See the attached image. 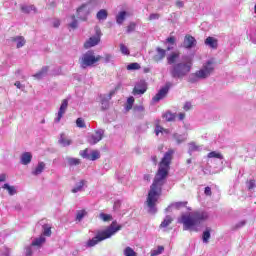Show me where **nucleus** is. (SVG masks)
Here are the masks:
<instances>
[{
  "label": "nucleus",
  "instance_id": "f704fd0d",
  "mask_svg": "<svg viewBox=\"0 0 256 256\" xmlns=\"http://www.w3.org/2000/svg\"><path fill=\"white\" fill-rule=\"evenodd\" d=\"M59 143L62 145V147H69V145H71V140L65 138V136L61 134Z\"/></svg>",
  "mask_w": 256,
  "mask_h": 256
},
{
  "label": "nucleus",
  "instance_id": "c85d7f7f",
  "mask_svg": "<svg viewBox=\"0 0 256 256\" xmlns=\"http://www.w3.org/2000/svg\"><path fill=\"white\" fill-rule=\"evenodd\" d=\"M126 17H127V12L126 11L119 12L116 16V23L118 25H121L122 23L125 22Z\"/></svg>",
  "mask_w": 256,
  "mask_h": 256
},
{
  "label": "nucleus",
  "instance_id": "0e129e2a",
  "mask_svg": "<svg viewBox=\"0 0 256 256\" xmlns=\"http://www.w3.org/2000/svg\"><path fill=\"white\" fill-rule=\"evenodd\" d=\"M7 181V174H0V183H4Z\"/></svg>",
  "mask_w": 256,
  "mask_h": 256
},
{
  "label": "nucleus",
  "instance_id": "3c124183",
  "mask_svg": "<svg viewBox=\"0 0 256 256\" xmlns=\"http://www.w3.org/2000/svg\"><path fill=\"white\" fill-rule=\"evenodd\" d=\"M120 51L123 55H129V48L125 44H120Z\"/></svg>",
  "mask_w": 256,
  "mask_h": 256
},
{
  "label": "nucleus",
  "instance_id": "e433bc0d",
  "mask_svg": "<svg viewBox=\"0 0 256 256\" xmlns=\"http://www.w3.org/2000/svg\"><path fill=\"white\" fill-rule=\"evenodd\" d=\"M141 69V65H139V63L137 62H134V63H130L128 66H127V70L128 71H137Z\"/></svg>",
  "mask_w": 256,
  "mask_h": 256
},
{
  "label": "nucleus",
  "instance_id": "7ed1b4c3",
  "mask_svg": "<svg viewBox=\"0 0 256 256\" xmlns=\"http://www.w3.org/2000/svg\"><path fill=\"white\" fill-rule=\"evenodd\" d=\"M193 69V58L189 55H183L182 61L172 65L169 69L172 79H183L191 73Z\"/></svg>",
  "mask_w": 256,
  "mask_h": 256
},
{
  "label": "nucleus",
  "instance_id": "1a4fd4ad",
  "mask_svg": "<svg viewBox=\"0 0 256 256\" xmlns=\"http://www.w3.org/2000/svg\"><path fill=\"white\" fill-rule=\"evenodd\" d=\"M173 87V83L171 82H166L165 86L162 87L158 93L152 98V101L154 103H159L161 99H165L167 97V93H169V89Z\"/></svg>",
  "mask_w": 256,
  "mask_h": 256
},
{
  "label": "nucleus",
  "instance_id": "c9c22d12",
  "mask_svg": "<svg viewBox=\"0 0 256 256\" xmlns=\"http://www.w3.org/2000/svg\"><path fill=\"white\" fill-rule=\"evenodd\" d=\"M99 219H101V221H104L105 223L109 222V221H113V216H111V214H106V213H100L99 214Z\"/></svg>",
  "mask_w": 256,
  "mask_h": 256
},
{
  "label": "nucleus",
  "instance_id": "473e14b6",
  "mask_svg": "<svg viewBox=\"0 0 256 256\" xmlns=\"http://www.w3.org/2000/svg\"><path fill=\"white\" fill-rule=\"evenodd\" d=\"M209 239H211V228H206L202 235L203 243H209Z\"/></svg>",
  "mask_w": 256,
  "mask_h": 256
},
{
  "label": "nucleus",
  "instance_id": "49530a36",
  "mask_svg": "<svg viewBox=\"0 0 256 256\" xmlns=\"http://www.w3.org/2000/svg\"><path fill=\"white\" fill-rule=\"evenodd\" d=\"M85 215H87V212L85 210L78 211L76 215V220L81 221L83 217H85Z\"/></svg>",
  "mask_w": 256,
  "mask_h": 256
},
{
  "label": "nucleus",
  "instance_id": "9d476101",
  "mask_svg": "<svg viewBox=\"0 0 256 256\" xmlns=\"http://www.w3.org/2000/svg\"><path fill=\"white\" fill-rule=\"evenodd\" d=\"M104 135H105V130L98 129L95 131L94 134H91L90 136H88L87 142L89 143V145H97V143H99V141L103 139Z\"/></svg>",
  "mask_w": 256,
  "mask_h": 256
},
{
  "label": "nucleus",
  "instance_id": "4d7b16f0",
  "mask_svg": "<svg viewBox=\"0 0 256 256\" xmlns=\"http://www.w3.org/2000/svg\"><path fill=\"white\" fill-rule=\"evenodd\" d=\"M193 107V105H191V102H186L185 104H184V107H183V109H184V111H190V109Z\"/></svg>",
  "mask_w": 256,
  "mask_h": 256
},
{
  "label": "nucleus",
  "instance_id": "dca6fc26",
  "mask_svg": "<svg viewBox=\"0 0 256 256\" xmlns=\"http://www.w3.org/2000/svg\"><path fill=\"white\" fill-rule=\"evenodd\" d=\"M156 55L153 56V61L155 63H159V61H163L165 59V56L167 55V51L165 49H162L161 47L156 48Z\"/></svg>",
  "mask_w": 256,
  "mask_h": 256
},
{
  "label": "nucleus",
  "instance_id": "052dcab7",
  "mask_svg": "<svg viewBox=\"0 0 256 256\" xmlns=\"http://www.w3.org/2000/svg\"><path fill=\"white\" fill-rule=\"evenodd\" d=\"M205 195H207L208 197H211L212 192H211V187L207 186L204 190Z\"/></svg>",
  "mask_w": 256,
  "mask_h": 256
},
{
  "label": "nucleus",
  "instance_id": "a211bd4d",
  "mask_svg": "<svg viewBox=\"0 0 256 256\" xmlns=\"http://www.w3.org/2000/svg\"><path fill=\"white\" fill-rule=\"evenodd\" d=\"M219 159V162L223 161V155L219 152L212 151L208 153V163H215Z\"/></svg>",
  "mask_w": 256,
  "mask_h": 256
},
{
  "label": "nucleus",
  "instance_id": "e2e57ef3",
  "mask_svg": "<svg viewBox=\"0 0 256 256\" xmlns=\"http://www.w3.org/2000/svg\"><path fill=\"white\" fill-rule=\"evenodd\" d=\"M134 111L143 112V111H145V108L142 105L135 106Z\"/></svg>",
  "mask_w": 256,
  "mask_h": 256
},
{
  "label": "nucleus",
  "instance_id": "412c9836",
  "mask_svg": "<svg viewBox=\"0 0 256 256\" xmlns=\"http://www.w3.org/2000/svg\"><path fill=\"white\" fill-rule=\"evenodd\" d=\"M181 54L179 52H172L170 55L167 56V64L168 65H175L177 63V59Z\"/></svg>",
  "mask_w": 256,
  "mask_h": 256
},
{
  "label": "nucleus",
  "instance_id": "5fc2aeb1",
  "mask_svg": "<svg viewBox=\"0 0 256 256\" xmlns=\"http://www.w3.org/2000/svg\"><path fill=\"white\" fill-rule=\"evenodd\" d=\"M163 131H165V129H163V127L156 125L155 127V133L157 136H159V133H163Z\"/></svg>",
  "mask_w": 256,
  "mask_h": 256
},
{
  "label": "nucleus",
  "instance_id": "4be33fe9",
  "mask_svg": "<svg viewBox=\"0 0 256 256\" xmlns=\"http://www.w3.org/2000/svg\"><path fill=\"white\" fill-rule=\"evenodd\" d=\"M205 45H207L211 49H217V47L219 46V43H218L217 39H215L214 37L209 36L205 40Z\"/></svg>",
  "mask_w": 256,
  "mask_h": 256
},
{
  "label": "nucleus",
  "instance_id": "bb28decb",
  "mask_svg": "<svg viewBox=\"0 0 256 256\" xmlns=\"http://www.w3.org/2000/svg\"><path fill=\"white\" fill-rule=\"evenodd\" d=\"M173 223V217L167 215L160 224V229H165Z\"/></svg>",
  "mask_w": 256,
  "mask_h": 256
},
{
  "label": "nucleus",
  "instance_id": "a19ab883",
  "mask_svg": "<svg viewBox=\"0 0 256 256\" xmlns=\"http://www.w3.org/2000/svg\"><path fill=\"white\" fill-rule=\"evenodd\" d=\"M133 103H135V98L131 96L127 99L126 111H131V109H133Z\"/></svg>",
  "mask_w": 256,
  "mask_h": 256
},
{
  "label": "nucleus",
  "instance_id": "9b49d317",
  "mask_svg": "<svg viewBox=\"0 0 256 256\" xmlns=\"http://www.w3.org/2000/svg\"><path fill=\"white\" fill-rule=\"evenodd\" d=\"M90 13L91 10L89 9L88 4H83L77 9V17L81 21H87V17H89Z\"/></svg>",
  "mask_w": 256,
  "mask_h": 256
},
{
  "label": "nucleus",
  "instance_id": "4468645a",
  "mask_svg": "<svg viewBox=\"0 0 256 256\" xmlns=\"http://www.w3.org/2000/svg\"><path fill=\"white\" fill-rule=\"evenodd\" d=\"M147 91V84L145 81L141 80L138 82L134 89H133V95H143Z\"/></svg>",
  "mask_w": 256,
  "mask_h": 256
},
{
  "label": "nucleus",
  "instance_id": "a878e982",
  "mask_svg": "<svg viewBox=\"0 0 256 256\" xmlns=\"http://www.w3.org/2000/svg\"><path fill=\"white\" fill-rule=\"evenodd\" d=\"M66 161L69 167H77V165H81V160L79 158L66 157Z\"/></svg>",
  "mask_w": 256,
  "mask_h": 256
},
{
  "label": "nucleus",
  "instance_id": "f03ea898",
  "mask_svg": "<svg viewBox=\"0 0 256 256\" xmlns=\"http://www.w3.org/2000/svg\"><path fill=\"white\" fill-rule=\"evenodd\" d=\"M209 219V214L205 211L197 210L189 214H182L177 222L183 225L184 231H197V227Z\"/></svg>",
  "mask_w": 256,
  "mask_h": 256
},
{
  "label": "nucleus",
  "instance_id": "2f4dec72",
  "mask_svg": "<svg viewBox=\"0 0 256 256\" xmlns=\"http://www.w3.org/2000/svg\"><path fill=\"white\" fill-rule=\"evenodd\" d=\"M45 243V237L44 236H40L38 238H35L33 241H32V247H41V245Z\"/></svg>",
  "mask_w": 256,
  "mask_h": 256
},
{
  "label": "nucleus",
  "instance_id": "680f3d73",
  "mask_svg": "<svg viewBox=\"0 0 256 256\" xmlns=\"http://www.w3.org/2000/svg\"><path fill=\"white\" fill-rule=\"evenodd\" d=\"M250 39H251L252 43H254L256 45V30L254 32H252V34L250 35Z\"/></svg>",
  "mask_w": 256,
  "mask_h": 256
},
{
  "label": "nucleus",
  "instance_id": "774afa93",
  "mask_svg": "<svg viewBox=\"0 0 256 256\" xmlns=\"http://www.w3.org/2000/svg\"><path fill=\"white\" fill-rule=\"evenodd\" d=\"M59 25H61V22L59 20L53 22L54 27H59Z\"/></svg>",
  "mask_w": 256,
  "mask_h": 256
},
{
  "label": "nucleus",
  "instance_id": "338daca9",
  "mask_svg": "<svg viewBox=\"0 0 256 256\" xmlns=\"http://www.w3.org/2000/svg\"><path fill=\"white\" fill-rule=\"evenodd\" d=\"M144 181H151V175L149 174L144 175Z\"/></svg>",
  "mask_w": 256,
  "mask_h": 256
},
{
  "label": "nucleus",
  "instance_id": "4c0bfd02",
  "mask_svg": "<svg viewBox=\"0 0 256 256\" xmlns=\"http://www.w3.org/2000/svg\"><path fill=\"white\" fill-rule=\"evenodd\" d=\"M85 185V180L80 181L76 186L72 189V193H79L81 189H83V186Z\"/></svg>",
  "mask_w": 256,
  "mask_h": 256
},
{
  "label": "nucleus",
  "instance_id": "58836bf2",
  "mask_svg": "<svg viewBox=\"0 0 256 256\" xmlns=\"http://www.w3.org/2000/svg\"><path fill=\"white\" fill-rule=\"evenodd\" d=\"M125 256H137V252L133 250L131 247H126L124 250Z\"/></svg>",
  "mask_w": 256,
  "mask_h": 256
},
{
  "label": "nucleus",
  "instance_id": "f3484780",
  "mask_svg": "<svg viewBox=\"0 0 256 256\" xmlns=\"http://www.w3.org/2000/svg\"><path fill=\"white\" fill-rule=\"evenodd\" d=\"M33 161V154L31 152H24L20 156L21 165H29Z\"/></svg>",
  "mask_w": 256,
  "mask_h": 256
},
{
  "label": "nucleus",
  "instance_id": "603ef678",
  "mask_svg": "<svg viewBox=\"0 0 256 256\" xmlns=\"http://www.w3.org/2000/svg\"><path fill=\"white\" fill-rule=\"evenodd\" d=\"M247 225V221L241 220L234 226V230L241 229V227H245Z\"/></svg>",
  "mask_w": 256,
  "mask_h": 256
},
{
  "label": "nucleus",
  "instance_id": "6e6d98bb",
  "mask_svg": "<svg viewBox=\"0 0 256 256\" xmlns=\"http://www.w3.org/2000/svg\"><path fill=\"white\" fill-rule=\"evenodd\" d=\"M111 59H113V55H111V54H105L104 55V62L105 63H110Z\"/></svg>",
  "mask_w": 256,
  "mask_h": 256
},
{
  "label": "nucleus",
  "instance_id": "a18cd8bd",
  "mask_svg": "<svg viewBox=\"0 0 256 256\" xmlns=\"http://www.w3.org/2000/svg\"><path fill=\"white\" fill-rule=\"evenodd\" d=\"M136 27H137V24L135 22H131L127 27L126 33H133Z\"/></svg>",
  "mask_w": 256,
  "mask_h": 256
},
{
  "label": "nucleus",
  "instance_id": "13d9d810",
  "mask_svg": "<svg viewBox=\"0 0 256 256\" xmlns=\"http://www.w3.org/2000/svg\"><path fill=\"white\" fill-rule=\"evenodd\" d=\"M14 85H15V87H17V89H21V90L25 89V86L23 84H21L20 81H16Z\"/></svg>",
  "mask_w": 256,
  "mask_h": 256
},
{
  "label": "nucleus",
  "instance_id": "2eb2a0df",
  "mask_svg": "<svg viewBox=\"0 0 256 256\" xmlns=\"http://www.w3.org/2000/svg\"><path fill=\"white\" fill-rule=\"evenodd\" d=\"M197 45V40L191 35H186L183 42L185 49H193Z\"/></svg>",
  "mask_w": 256,
  "mask_h": 256
},
{
  "label": "nucleus",
  "instance_id": "423d86ee",
  "mask_svg": "<svg viewBox=\"0 0 256 256\" xmlns=\"http://www.w3.org/2000/svg\"><path fill=\"white\" fill-rule=\"evenodd\" d=\"M101 59H103L101 55L95 56V52L93 50H88L79 58L80 67L82 69H87V67H93V65H95V63H98V61H101Z\"/></svg>",
  "mask_w": 256,
  "mask_h": 256
},
{
  "label": "nucleus",
  "instance_id": "aec40b11",
  "mask_svg": "<svg viewBox=\"0 0 256 256\" xmlns=\"http://www.w3.org/2000/svg\"><path fill=\"white\" fill-rule=\"evenodd\" d=\"M11 41L13 43H16L17 49H21V47H24L25 43H27V41L25 40V37H23V36L12 37Z\"/></svg>",
  "mask_w": 256,
  "mask_h": 256
},
{
  "label": "nucleus",
  "instance_id": "c03bdc74",
  "mask_svg": "<svg viewBox=\"0 0 256 256\" xmlns=\"http://www.w3.org/2000/svg\"><path fill=\"white\" fill-rule=\"evenodd\" d=\"M76 125L77 127H79L80 129H85V127H87V125H85V120H83V118H78L76 120Z\"/></svg>",
  "mask_w": 256,
  "mask_h": 256
},
{
  "label": "nucleus",
  "instance_id": "de8ad7c7",
  "mask_svg": "<svg viewBox=\"0 0 256 256\" xmlns=\"http://www.w3.org/2000/svg\"><path fill=\"white\" fill-rule=\"evenodd\" d=\"M175 209H181L182 207H187V202H175L172 204Z\"/></svg>",
  "mask_w": 256,
  "mask_h": 256
},
{
  "label": "nucleus",
  "instance_id": "5701e85b",
  "mask_svg": "<svg viewBox=\"0 0 256 256\" xmlns=\"http://www.w3.org/2000/svg\"><path fill=\"white\" fill-rule=\"evenodd\" d=\"M172 137L174 141H176L177 145H181V143H185L187 141V135L185 134L174 133Z\"/></svg>",
  "mask_w": 256,
  "mask_h": 256
},
{
  "label": "nucleus",
  "instance_id": "6e6552de",
  "mask_svg": "<svg viewBox=\"0 0 256 256\" xmlns=\"http://www.w3.org/2000/svg\"><path fill=\"white\" fill-rule=\"evenodd\" d=\"M80 155L83 159H87L88 161H97V159H101V152H99V150H91L89 148L81 150Z\"/></svg>",
  "mask_w": 256,
  "mask_h": 256
},
{
  "label": "nucleus",
  "instance_id": "b1692460",
  "mask_svg": "<svg viewBox=\"0 0 256 256\" xmlns=\"http://www.w3.org/2000/svg\"><path fill=\"white\" fill-rule=\"evenodd\" d=\"M43 171H45V162H39L36 169L32 170L31 174L37 177L38 175H41Z\"/></svg>",
  "mask_w": 256,
  "mask_h": 256
},
{
  "label": "nucleus",
  "instance_id": "ddd939ff",
  "mask_svg": "<svg viewBox=\"0 0 256 256\" xmlns=\"http://www.w3.org/2000/svg\"><path fill=\"white\" fill-rule=\"evenodd\" d=\"M101 41V37L99 36V32H97L96 36L90 37L85 43L84 48L85 49H91V47H95L96 45H99Z\"/></svg>",
  "mask_w": 256,
  "mask_h": 256
},
{
  "label": "nucleus",
  "instance_id": "6ab92c4d",
  "mask_svg": "<svg viewBox=\"0 0 256 256\" xmlns=\"http://www.w3.org/2000/svg\"><path fill=\"white\" fill-rule=\"evenodd\" d=\"M47 73H49V66H44L39 72L34 74L33 77L40 81V79H44V77H47Z\"/></svg>",
  "mask_w": 256,
  "mask_h": 256
},
{
  "label": "nucleus",
  "instance_id": "f8f14e48",
  "mask_svg": "<svg viewBox=\"0 0 256 256\" xmlns=\"http://www.w3.org/2000/svg\"><path fill=\"white\" fill-rule=\"evenodd\" d=\"M67 107H69V101L67 99H64L62 101L59 111L57 113V117L54 119V122H56V123L61 122L63 115H65V112L67 111Z\"/></svg>",
  "mask_w": 256,
  "mask_h": 256
},
{
  "label": "nucleus",
  "instance_id": "ea45409f",
  "mask_svg": "<svg viewBox=\"0 0 256 256\" xmlns=\"http://www.w3.org/2000/svg\"><path fill=\"white\" fill-rule=\"evenodd\" d=\"M42 228H43V235L45 237H51V226L46 224V225H43Z\"/></svg>",
  "mask_w": 256,
  "mask_h": 256
},
{
  "label": "nucleus",
  "instance_id": "0eeeda50",
  "mask_svg": "<svg viewBox=\"0 0 256 256\" xmlns=\"http://www.w3.org/2000/svg\"><path fill=\"white\" fill-rule=\"evenodd\" d=\"M113 95H115L114 90L110 91L109 94H100L98 96L101 111H108V109L111 107L110 101L113 99Z\"/></svg>",
  "mask_w": 256,
  "mask_h": 256
},
{
  "label": "nucleus",
  "instance_id": "f257e3e1",
  "mask_svg": "<svg viewBox=\"0 0 256 256\" xmlns=\"http://www.w3.org/2000/svg\"><path fill=\"white\" fill-rule=\"evenodd\" d=\"M173 153H175V151L170 149L164 154V157L160 162L158 172L156 173L154 181L150 186L146 203L147 207L149 208L148 211L152 215L157 213V207H155V205L159 199V195H161V188L163 185H165V179L167 178V175H169L168 169L169 165H171V159H173Z\"/></svg>",
  "mask_w": 256,
  "mask_h": 256
},
{
  "label": "nucleus",
  "instance_id": "cd10ccee",
  "mask_svg": "<svg viewBox=\"0 0 256 256\" xmlns=\"http://www.w3.org/2000/svg\"><path fill=\"white\" fill-rule=\"evenodd\" d=\"M2 189H6V191H8V195H10L11 197H13V195H17V189L15 188V186H11L8 183L4 184L2 186Z\"/></svg>",
  "mask_w": 256,
  "mask_h": 256
},
{
  "label": "nucleus",
  "instance_id": "bf43d9fd",
  "mask_svg": "<svg viewBox=\"0 0 256 256\" xmlns=\"http://www.w3.org/2000/svg\"><path fill=\"white\" fill-rule=\"evenodd\" d=\"M166 41L170 43V45H175V36L168 37Z\"/></svg>",
  "mask_w": 256,
  "mask_h": 256
},
{
  "label": "nucleus",
  "instance_id": "72a5a7b5",
  "mask_svg": "<svg viewBox=\"0 0 256 256\" xmlns=\"http://www.w3.org/2000/svg\"><path fill=\"white\" fill-rule=\"evenodd\" d=\"M107 10L102 9L100 11H98V13L96 14V17L99 21H105V19H107Z\"/></svg>",
  "mask_w": 256,
  "mask_h": 256
},
{
  "label": "nucleus",
  "instance_id": "393cba45",
  "mask_svg": "<svg viewBox=\"0 0 256 256\" xmlns=\"http://www.w3.org/2000/svg\"><path fill=\"white\" fill-rule=\"evenodd\" d=\"M162 117L163 119H165V121L172 122V121H175L177 114L168 110L162 115Z\"/></svg>",
  "mask_w": 256,
  "mask_h": 256
},
{
  "label": "nucleus",
  "instance_id": "c756f323",
  "mask_svg": "<svg viewBox=\"0 0 256 256\" xmlns=\"http://www.w3.org/2000/svg\"><path fill=\"white\" fill-rule=\"evenodd\" d=\"M21 11L22 13H26V14H29L31 13V11H34V13H37V8L34 6V5H23L21 6Z\"/></svg>",
  "mask_w": 256,
  "mask_h": 256
},
{
  "label": "nucleus",
  "instance_id": "69168bd1",
  "mask_svg": "<svg viewBox=\"0 0 256 256\" xmlns=\"http://www.w3.org/2000/svg\"><path fill=\"white\" fill-rule=\"evenodd\" d=\"M88 5L97 6V5H99V0H89Z\"/></svg>",
  "mask_w": 256,
  "mask_h": 256
},
{
  "label": "nucleus",
  "instance_id": "20e7f679",
  "mask_svg": "<svg viewBox=\"0 0 256 256\" xmlns=\"http://www.w3.org/2000/svg\"><path fill=\"white\" fill-rule=\"evenodd\" d=\"M215 71V59L207 60L201 67L200 70L189 74L188 83H199V81H203L205 79H209L211 75H213Z\"/></svg>",
  "mask_w": 256,
  "mask_h": 256
},
{
  "label": "nucleus",
  "instance_id": "79ce46f5",
  "mask_svg": "<svg viewBox=\"0 0 256 256\" xmlns=\"http://www.w3.org/2000/svg\"><path fill=\"white\" fill-rule=\"evenodd\" d=\"M163 251H165V248L163 246H158V248L156 250H153L151 252V256L161 255V253H163Z\"/></svg>",
  "mask_w": 256,
  "mask_h": 256
},
{
  "label": "nucleus",
  "instance_id": "39448f33",
  "mask_svg": "<svg viewBox=\"0 0 256 256\" xmlns=\"http://www.w3.org/2000/svg\"><path fill=\"white\" fill-rule=\"evenodd\" d=\"M116 224L117 221H114L106 230L98 231L92 239H89L86 242L85 247H95V245H99L101 241H105V239H110V237H113V235H115L117 231H121L123 227L121 225L115 227Z\"/></svg>",
  "mask_w": 256,
  "mask_h": 256
},
{
  "label": "nucleus",
  "instance_id": "8fccbe9b",
  "mask_svg": "<svg viewBox=\"0 0 256 256\" xmlns=\"http://www.w3.org/2000/svg\"><path fill=\"white\" fill-rule=\"evenodd\" d=\"M33 247H35V246H33V244H31L30 246H27L25 248V255L26 256H32L33 255Z\"/></svg>",
  "mask_w": 256,
  "mask_h": 256
},
{
  "label": "nucleus",
  "instance_id": "864d4df0",
  "mask_svg": "<svg viewBox=\"0 0 256 256\" xmlns=\"http://www.w3.org/2000/svg\"><path fill=\"white\" fill-rule=\"evenodd\" d=\"M255 187H256L255 180H250L248 182V189H249V191H251L252 189H255Z\"/></svg>",
  "mask_w": 256,
  "mask_h": 256
},
{
  "label": "nucleus",
  "instance_id": "37998d69",
  "mask_svg": "<svg viewBox=\"0 0 256 256\" xmlns=\"http://www.w3.org/2000/svg\"><path fill=\"white\" fill-rule=\"evenodd\" d=\"M72 22L69 24V27H71V29H77V27L79 26V23L77 22V18H75V15L71 16Z\"/></svg>",
  "mask_w": 256,
  "mask_h": 256
},
{
  "label": "nucleus",
  "instance_id": "09e8293b",
  "mask_svg": "<svg viewBox=\"0 0 256 256\" xmlns=\"http://www.w3.org/2000/svg\"><path fill=\"white\" fill-rule=\"evenodd\" d=\"M161 15L159 13H152L148 17V21H157Z\"/></svg>",
  "mask_w": 256,
  "mask_h": 256
},
{
  "label": "nucleus",
  "instance_id": "7c9ffc66",
  "mask_svg": "<svg viewBox=\"0 0 256 256\" xmlns=\"http://www.w3.org/2000/svg\"><path fill=\"white\" fill-rule=\"evenodd\" d=\"M199 151H201V147L197 146V144H195V142H191L189 144V149H188L189 155H193V153L199 152Z\"/></svg>",
  "mask_w": 256,
  "mask_h": 256
}]
</instances>
